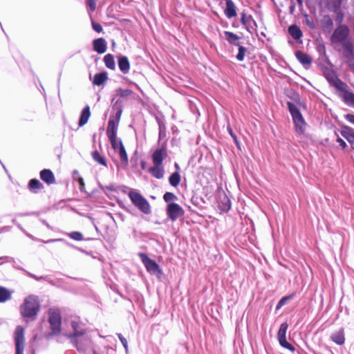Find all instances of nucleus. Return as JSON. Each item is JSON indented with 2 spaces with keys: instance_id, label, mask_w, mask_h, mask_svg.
Masks as SVG:
<instances>
[{
  "instance_id": "obj_1",
  "label": "nucleus",
  "mask_w": 354,
  "mask_h": 354,
  "mask_svg": "<svg viewBox=\"0 0 354 354\" xmlns=\"http://www.w3.org/2000/svg\"><path fill=\"white\" fill-rule=\"evenodd\" d=\"M39 310V302L37 297L29 295L24 299L20 306V314L26 319V322L33 321L36 319Z\"/></svg>"
},
{
  "instance_id": "obj_2",
  "label": "nucleus",
  "mask_w": 354,
  "mask_h": 354,
  "mask_svg": "<svg viewBox=\"0 0 354 354\" xmlns=\"http://www.w3.org/2000/svg\"><path fill=\"white\" fill-rule=\"evenodd\" d=\"M288 108L292 118L295 131L298 134H304L306 131V122L297 106L292 102H288Z\"/></svg>"
},
{
  "instance_id": "obj_3",
  "label": "nucleus",
  "mask_w": 354,
  "mask_h": 354,
  "mask_svg": "<svg viewBox=\"0 0 354 354\" xmlns=\"http://www.w3.org/2000/svg\"><path fill=\"white\" fill-rule=\"evenodd\" d=\"M132 203L138 207L142 212L149 214L151 212L149 203L140 193L131 191L129 193Z\"/></svg>"
},
{
  "instance_id": "obj_4",
  "label": "nucleus",
  "mask_w": 354,
  "mask_h": 354,
  "mask_svg": "<svg viewBox=\"0 0 354 354\" xmlns=\"http://www.w3.org/2000/svg\"><path fill=\"white\" fill-rule=\"evenodd\" d=\"M71 326L73 330L72 333H66L64 335L67 337L71 342L74 339H77L82 336L88 334L85 325L80 320L79 318H75L71 322Z\"/></svg>"
},
{
  "instance_id": "obj_5",
  "label": "nucleus",
  "mask_w": 354,
  "mask_h": 354,
  "mask_svg": "<svg viewBox=\"0 0 354 354\" xmlns=\"http://www.w3.org/2000/svg\"><path fill=\"white\" fill-rule=\"evenodd\" d=\"M48 321L53 335H59L61 332L62 317L58 309L50 308L48 311Z\"/></svg>"
},
{
  "instance_id": "obj_6",
  "label": "nucleus",
  "mask_w": 354,
  "mask_h": 354,
  "mask_svg": "<svg viewBox=\"0 0 354 354\" xmlns=\"http://www.w3.org/2000/svg\"><path fill=\"white\" fill-rule=\"evenodd\" d=\"M349 34V30L345 25L339 26L333 32L331 36V41L333 43H339L342 46L346 42L351 41L347 39Z\"/></svg>"
},
{
  "instance_id": "obj_7",
  "label": "nucleus",
  "mask_w": 354,
  "mask_h": 354,
  "mask_svg": "<svg viewBox=\"0 0 354 354\" xmlns=\"http://www.w3.org/2000/svg\"><path fill=\"white\" fill-rule=\"evenodd\" d=\"M71 343L80 352L86 353L90 350L92 351L94 350L92 347V341L88 334L84 335L77 339H74Z\"/></svg>"
},
{
  "instance_id": "obj_8",
  "label": "nucleus",
  "mask_w": 354,
  "mask_h": 354,
  "mask_svg": "<svg viewBox=\"0 0 354 354\" xmlns=\"http://www.w3.org/2000/svg\"><path fill=\"white\" fill-rule=\"evenodd\" d=\"M16 354H24L25 346L24 329L22 326H18L14 334Z\"/></svg>"
},
{
  "instance_id": "obj_9",
  "label": "nucleus",
  "mask_w": 354,
  "mask_h": 354,
  "mask_svg": "<svg viewBox=\"0 0 354 354\" xmlns=\"http://www.w3.org/2000/svg\"><path fill=\"white\" fill-rule=\"evenodd\" d=\"M139 257L147 272L151 274H161V270L157 263L150 259L145 253H139Z\"/></svg>"
},
{
  "instance_id": "obj_10",
  "label": "nucleus",
  "mask_w": 354,
  "mask_h": 354,
  "mask_svg": "<svg viewBox=\"0 0 354 354\" xmlns=\"http://www.w3.org/2000/svg\"><path fill=\"white\" fill-rule=\"evenodd\" d=\"M288 324L286 322L281 324L280 328L278 331L277 338L279 342V344L290 351H294L295 350V347L288 343L286 340V332L288 330Z\"/></svg>"
},
{
  "instance_id": "obj_11",
  "label": "nucleus",
  "mask_w": 354,
  "mask_h": 354,
  "mask_svg": "<svg viewBox=\"0 0 354 354\" xmlns=\"http://www.w3.org/2000/svg\"><path fill=\"white\" fill-rule=\"evenodd\" d=\"M167 214L168 217L172 221H175L185 214V211L182 207L175 203L167 204Z\"/></svg>"
},
{
  "instance_id": "obj_12",
  "label": "nucleus",
  "mask_w": 354,
  "mask_h": 354,
  "mask_svg": "<svg viewBox=\"0 0 354 354\" xmlns=\"http://www.w3.org/2000/svg\"><path fill=\"white\" fill-rule=\"evenodd\" d=\"M167 157V144L163 142L160 147L154 151L152 154V162L153 165H162V161Z\"/></svg>"
},
{
  "instance_id": "obj_13",
  "label": "nucleus",
  "mask_w": 354,
  "mask_h": 354,
  "mask_svg": "<svg viewBox=\"0 0 354 354\" xmlns=\"http://www.w3.org/2000/svg\"><path fill=\"white\" fill-rule=\"evenodd\" d=\"M343 55L346 60L349 62L354 61V46L351 42H346L342 46Z\"/></svg>"
},
{
  "instance_id": "obj_14",
  "label": "nucleus",
  "mask_w": 354,
  "mask_h": 354,
  "mask_svg": "<svg viewBox=\"0 0 354 354\" xmlns=\"http://www.w3.org/2000/svg\"><path fill=\"white\" fill-rule=\"evenodd\" d=\"M93 49L99 54L104 53L106 51L107 44L104 38H98L93 41Z\"/></svg>"
},
{
  "instance_id": "obj_15",
  "label": "nucleus",
  "mask_w": 354,
  "mask_h": 354,
  "mask_svg": "<svg viewBox=\"0 0 354 354\" xmlns=\"http://www.w3.org/2000/svg\"><path fill=\"white\" fill-rule=\"evenodd\" d=\"M298 61L306 68L308 67L312 63L311 57L306 53L298 50L295 53Z\"/></svg>"
},
{
  "instance_id": "obj_16",
  "label": "nucleus",
  "mask_w": 354,
  "mask_h": 354,
  "mask_svg": "<svg viewBox=\"0 0 354 354\" xmlns=\"http://www.w3.org/2000/svg\"><path fill=\"white\" fill-rule=\"evenodd\" d=\"M330 339L337 345H342L345 342L344 330L343 328L333 333L330 335Z\"/></svg>"
},
{
  "instance_id": "obj_17",
  "label": "nucleus",
  "mask_w": 354,
  "mask_h": 354,
  "mask_svg": "<svg viewBox=\"0 0 354 354\" xmlns=\"http://www.w3.org/2000/svg\"><path fill=\"white\" fill-rule=\"evenodd\" d=\"M149 172L156 178L161 179L165 174L164 167L161 165H153L149 169Z\"/></svg>"
},
{
  "instance_id": "obj_18",
  "label": "nucleus",
  "mask_w": 354,
  "mask_h": 354,
  "mask_svg": "<svg viewBox=\"0 0 354 354\" xmlns=\"http://www.w3.org/2000/svg\"><path fill=\"white\" fill-rule=\"evenodd\" d=\"M41 179L48 185L53 184L55 182L53 173L50 169H43L40 171Z\"/></svg>"
},
{
  "instance_id": "obj_19",
  "label": "nucleus",
  "mask_w": 354,
  "mask_h": 354,
  "mask_svg": "<svg viewBox=\"0 0 354 354\" xmlns=\"http://www.w3.org/2000/svg\"><path fill=\"white\" fill-rule=\"evenodd\" d=\"M118 127V122H115V120L111 118L108 122V127L106 129V134L108 138H115V136H117Z\"/></svg>"
},
{
  "instance_id": "obj_20",
  "label": "nucleus",
  "mask_w": 354,
  "mask_h": 354,
  "mask_svg": "<svg viewBox=\"0 0 354 354\" xmlns=\"http://www.w3.org/2000/svg\"><path fill=\"white\" fill-rule=\"evenodd\" d=\"M116 151L118 153L120 156L122 164L124 167H127L129 163L128 156L121 140H118V150Z\"/></svg>"
},
{
  "instance_id": "obj_21",
  "label": "nucleus",
  "mask_w": 354,
  "mask_h": 354,
  "mask_svg": "<svg viewBox=\"0 0 354 354\" xmlns=\"http://www.w3.org/2000/svg\"><path fill=\"white\" fill-rule=\"evenodd\" d=\"M118 66L121 72L124 74L129 73L130 69V64L126 56H121L118 58Z\"/></svg>"
},
{
  "instance_id": "obj_22",
  "label": "nucleus",
  "mask_w": 354,
  "mask_h": 354,
  "mask_svg": "<svg viewBox=\"0 0 354 354\" xmlns=\"http://www.w3.org/2000/svg\"><path fill=\"white\" fill-rule=\"evenodd\" d=\"M226 17L231 19L236 16V6L232 0L226 1V8L225 10Z\"/></svg>"
},
{
  "instance_id": "obj_23",
  "label": "nucleus",
  "mask_w": 354,
  "mask_h": 354,
  "mask_svg": "<svg viewBox=\"0 0 354 354\" xmlns=\"http://www.w3.org/2000/svg\"><path fill=\"white\" fill-rule=\"evenodd\" d=\"M218 208L223 212H228L231 208V202L226 195L220 198L218 201Z\"/></svg>"
},
{
  "instance_id": "obj_24",
  "label": "nucleus",
  "mask_w": 354,
  "mask_h": 354,
  "mask_svg": "<svg viewBox=\"0 0 354 354\" xmlns=\"http://www.w3.org/2000/svg\"><path fill=\"white\" fill-rule=\"evenodd\" d=\"M91 112L90 107L88 106H85L80 114V120H79V126L82 127L86 124L90 118Z\"/></svg>"
},
{
  "instance_id": "obj_25",
  "label": "nucleus",
  "mask_w": 354,
  "mask_h": 354,
  "mask_svg": "<svg viewBox=\"0 0 354 354\" xmlns=\"http://www.w3.org/2000/svg\"><path fill=\"white\" fill-rule=\"evenodd\" d=\"M288 32L291 37L295 39L299 40L303 35L301 29L297 25H292L288 28Z\"/></svg>"
},
{
  "instance_id": "obj_26",
  "label": "nucleus",
  "mask_w": 354,
  "mask_h": 354,
  "mask_svg": "<svg viewBox=\"0 0 354 354\" xmlns=\"http://www.w3.org/2000/svg\"><path fill=\"white\" fill-rule=\"evenodd\" d=\"M28 188L32 192L37 193L44 188V185L39 180L34 178L29 181Z\"/></svg>"
},
{
  "instance_id": "obj_27",
  "label": "nucleus",
  "mask_w": 354,
  "mask_h": 354,
  "mask_svg": "<svg viewBox=\"0 0 354 354\" xmlns=\"http://www.w3.org/2000/svg\"><path fill=\"white\" fill-rule=\"evenodd\" d=\"M224 34H225V39L226 40L232 45H234V46H239V40L240 39V37L232 32H230V31H225L224 32Z\"/></svg>"
},
{
  "instance_id": "obj_28",
  "label": "nucleus",
  "mask_w": 354,
  "mask_h": 354,
  "mask_svg": "<svg viewBox=\"0 0 354 354\" xmlns=\"http://www.w3.org/2000/svg\"><path fill=\"white\" fill-rule=\"evenodd\" d=\"M341 134L350 144L354 140V130L348 127H344L341 131Z\"/></svg>"
},
{
  "instance_id": "obj_29",
  "label": "nucleus",
  "mask_w": 354,
  "mask_h": 354,
  "mask_svg": "<svg viewBox=\"0 0 354 354\" xmlns=\"http://www.w3.org/2000/svg\"><path fill=\"white\" fill-rule=\"evenodd\" d=\"M107 75L106 73H100L95 75L93 83L95 85L100 86L103 84L107 80Z\"/></svg>"
},
{
  "instance_id": "obj_30",
  "label": "nucleus",
  "mask_w": 354,
  "mask_h": 354,
  "mask_svg": "<svg viewBox=\"0 0 354 354\" xmlns=\"http://www.w3.org/2000/svg\"><path fill=\"white\" fill-rule=\"evenodd\" d=\"M180 175L178 171H175L171 174L169 178V184L174 187H176L180 182Z\"/></svg>"
},
{
  "instance_id": "obj_31",
  "label": "nucleus",
  "mask_w": 354,
  "mask_h": 354,
  "mask_svg": "<svg viewBox=\"0 0 354 354\" xmlns=\"http://www.w3.org/2000/svg\"><path fill=\"white\" fill-rule=\"evenodd\" d=\"M12 292L6 288L0 286V303H3L11 298Z\"/></svg>"
},
{
  "instance_id": "obj_32",
  "label": "nucleus",
  "mask_w": 354,
  "mask_h": 354,
  "mask_svg": "<svg viewBox=\"0 0 354 354\" xmlns=\"http://www.w3.org/2000/svg\"><path fill=\"white\" fill-rule=\"evenodd\" d=\"M104 62L105 66L111 70H114L115 68V63L114 60V57L111 54H107L104 57Z\"/></svg>"
},
{
  "instance_id": "obj_33",
  "label": "nucleus",
  "mask_w": 354,
  "mask_h": 354,
  "mask_svg": "<svg viewBox=\"0 0 354 354\" xmlns=\"http://www.w3.org/2000/svg\"><path fill=\"white\" fill-rule=\"evenodd\" d=\"M344 100L349 106H354V93L350 91L344 93Z\"/></svg>"
},
{
  "instance_id": "obj_34",
  "label": "nucleus",
  "mask_w": 354,
  "mask_h": 354,
  "mask_svg": "<svg viewBox=\"0 0 354 354\" xmlns=\"http://www.w3.org/2000/svg\"><path fill=\"white\" fill-rule=\"evenodd\" d=\"M92 157L95 161L99 164L106 166V161L104 156H102L97 151H95L92 153Z\"/></svg>"
},
{
  "instance_id": "obj_35",
  "label": "nucleus",
  "mask_w": 354,
  "mask_h": 354,
  "mask_svg": "<svg viewBox=\"0 0 354 354\" xmlns=\"http://www.w3.org/2000/svg\"><path fill=\"white\" fill-rule=\"evenodd\" d=\"M324 28L328 31L331 30L333 27V21L329 16H324Z\"/></svg>"
},
{
  "instance_id": "obj_36",
  "label": "nucleus",
  "mask_w": 354,
  "mask_h": 354,
  "mask_svg": "<svg viewBox=\"0 0 354 354\" xmlns=\"http://www.w3.org/2000/svg\"><path fill=\"white\" fill-rule=\"evenodd\" d=\"M241 22L244 26H247V25L250 24V22L255 23L254 19H252V16L247 15L244 12L241 13Z\"/></svg>"
},
{
  "instance_id": "obj_37",
  "label": "nucleus",
  "mask_w": 354,
  "mask_h": 354,
  "mask_svg": "<svg viewBox=\"0 0 354 354\" xmlns=\"http://www.w3.org/2000/svg\"><path fill=\"white\" fill-rule=\"evenodd\" d=\"M163 199L166 203H167L169 204V203H172L171 201H173L178 200V197L174 194H173L171 192H166L163 195Z\"/></svg>"
},
{
  "instance_id": "obj_38",
  "label": "nucleus",
  "mask_w": 354,
  "mask_h": 354,
  "mask_svg": "<svg viewBox=\"0 0 354 354\" xmlns=\"http://www.w3.org/2000/svg\"><path fill=\"white\" fill-rule=\"evenodd\" d=\"M239 47V53L236 55V59L239 61H243L245 58V53H246V48L243 47V46L240 45L237 46Z\"/></svg>"
},
{
  "instance_id": "obj_39",
  "label": "nucleus",
  "mask_w": 354,
  "mask_h": 354,
  "mask_svg": "<svg viewBox=\"0 0 354 354\" xmlns=\"http://www.w3.org/2000/svg\"><path fill=\"white\" fill-rule=\"evenodd\" d=\"M113 109L116 110V112L115 114V118H113V119L115 120V122H117L119 123L121 115H122V109L120 106L118 105V102L114 105Z\"/></svg>"
},
{
  "instance_id": "obj_40",
  "label": "nucleus",
  "mask_w": 354,
  "mask_h": 354,
  "mask_svg": "<svg viewBox=\"0 0 354 354\" xmlns=\"http://www.w3.org/2000/svg\"><path fill=\"white\" fill-rule=\"evenodd\" d=\"M328 5L330 6L331 8H333V10L334 11H337L339 10L340 6H341V3H342V0H328Z\"/></svg>"
},
{
  "instance_id": "obj_41",
  "label": "nucleus",
  "mask_w": 354,
  "mask_h": 354,
  "mask_svg": "<svg viewBox=\"0 0 354 354\" xmlns=\"http://www.w3.org/2000/svg\"><path fill=\"white\" fill-rule=\"evenodd\" d=\"M68 236L75 241H82L83 235L79 232H72L68 234Z\"/></svg>"
},
{
  "instance_id": "obj_42",
  "label": "nucleus",
  "mask_w": 354,
  "mask_h": 354,
  "mask_svg": "<svg viewBox=\"0 0 354 354\" xmlns=\"http://www.w3.org/2000/svg\"><path fill=\"white\" fill-rule=\"evenodd\" d=\"M113 149L116 151L118 150V140L116 136L115 138H109Z\"/></svg>"
},
{
  "instance_id": "obj_43",
  "label": "nucleus",
  "mask_w": 354,
  "mask_h": 354,
  "mask_svg": "<svg viewBox=\"0 0 354 354\" xmlns=\"http://www.w3.org/2000/svg\"><path fill=\"white\" fill-rule=\"evenodd\" d=\"M132 93V91L129 89H120L118 91V95L121 97H127Z\"/></svg>"
},
{
  "instance_id": "obj_44",
  "label": "nucleus",
  "mask_w": 354,
  "mask_h": 354,
  "mask_svg": "<svg viewBox=\"0 0 354 354\" xmlns=\"http://www.w3.org/2000/svg\"><path fill=\"white\" fill-rule=\"evenodd\" d=\"M290 297L286 296L282 297L277 305V309L281 308L290 299Z\"/></svg>"
},
{
  "instance_id": "obj_45",
  "label": "nucleus",
  "mask_w": 354,
  "mask_h": 354,
  "mask_svg": "<svg viewBox=\"0 0 354 354\" xmlns=\"http://www.w3.org/2000/svg\"><path fill=\"white\" fill-rule=\"evenodd\" d=\"M100 187L101 189L103 190L104 192H105L106 190L111 191V192L117 190L115 186L113 184L109 185H106V186L100 185Z\"/></svg>"
},
{
  "instance_id": "obj_46",
  "label": "nucleus",
  "mask_w": 354,
  "mask_h": 354,
  "mask_svg": "<svg viewBox=\"0 0 354 354\" xmlns=\"http://www.w3.org/2000/svg\"><path fill=\"white\" fill-rule=\"evenodd\" d=\"M92 28L95 32L98 33L101 32L103 30L102 26L100 24L94 21H92Z\"/></svg>"
},
{
  "instance_id": "obj_47",
  "label": "nucleus",
  "mask_w": 354,
  "mask_h": 354,
  "mask_svg": "<svg viewBox=\"0 0 354 354\" xmlns=\"http://www.w3.org/2000/svg\"><path fill=\"white\" fill-rule=\"evenodd\" d=\"M166 136V130L165 127L160 124L159 125V139H162Z\"/></svg>"
},
{
  "instance_id": "obj_48",
  "label": "nucleus",
  "mask_w": 354,
  "mask_h": 354,
  "mask_svg": "<svg viewBox=\"0 0 354 354\" xmlns=\"http://www.w3.org/2000/svg\"><path fill=\"white\" fill-rule=\"evenodd\" d=\"M5 261H6L8 262H13L14 259L12 257H8V256L1 257H0V266L2 265L3 263H4Z\"/></svg>"
},
{
  "instance_id": "obj_49",
  "label": "nucleus",
  "mask_w": 354,
  "mask_h": 354,
  "mask_svg": "<svg viewBox=\"0 0 354 354\" xmlns=\"http://www.w3.org/2000/svg\"><path fill=\"white\" fill-rule=\"evenodd\" d=\"M118 337H119L121 343L122 344L123 346L127 350V347H128L127 340L121 334H118Z\"/></svg>"
},
{
  "instance_id": "obj_50",
  "label": "nucleus",
  "mask_w": 354,
  "mask_h": 354,
  "mask_svg": "<svg viewBox=\"0 0 354 354\" xmlns=\"http://www.w3.org/2000/svg\"><path fill=\"white\" fill-rule=\"evenodd\" d=\"M227 131L230 133V135L232 137L234 141L236 142V145H238V139L236 136L233 132L232 128L230 127H227Z\"/></svg>"
},
{
  "instance_id": "obj_51",
  "label": "nucleus",
  "mask_w": 354,
  "mask_h": 354,
  "mask_svg": "<svg viewBox=\"0 0 354 354\" xmlns=\"http://www.w3.org/2000/svg\"><path fill=\"white\" fill-rule=\"evenodd\" d=\"M337 12V17H336V21L338 23H342L343 19H344V14L341 11H336Z\"/></svg>"
},
{
  "instance_id": "obj_52",
  "label": "nucleus",
  "mask_w": 354,
  "mask_h": 354,
  "mask_svg": "<svg viewBox=\"0 0 354 354\" xmlns=\"http://www.w3.org/2000/svg\"><path fill=\"white\" fill-rule=\"evenodd\" d=\"M305 21H306V25H307L309 28H310L311 29H314V28H315V24L313 23V21H310V20L308 19V16H307V15L306 16V20H305Z\"/></svg>"
},
{
  "instance_id": "obj_53",
  "label": "nucleus",
  "mask_w": 354,
  "mask_h": 354,
  "mask_svg": "<svg viewBox=\"0 0 354 354\" xmlns=\"http://www.w3.org/2000/svg\"><path fill=\"white\" fill-rule=\"evenodd\" d=\"M345 86L346 85H345V84L343 82H342L341 80L337 79V83L335 84V86L337 88H339V90H343Z\"/></svg>"
},
{
  "instance_id": "obj_54",
  "label": "nucleus",
  "mask_w": 354,
  "mask_h": 354,
  "mask_svg": "<svg viewBox=\"0 0 354 354\" xmlns=\"http://www.w3.org/2000/svg\"><path fill=\"white\" fill-rule=\"evenodd\" d=\"M88 6L90 7V8L92 10H94L95 9L96 3L95 0H87Z\"/></svg>"
},
{
  "instance_id": "obj_55",
  "label": "nucleus",
  "mask_w": 354,
  "mask_h": 354,
  "mask_svg": "<svg viewBox=\"0 0 354 354\" xmlns=\"http://www.w3.org/2000/svg\"><path fill=\"white\" fill-rule=\"evenodd\" d=\"M78 183H79V188L80 189V191H83L84 188V179L80 177L78 178Z\"/></svg>"
},
{
  "instance_id": "obj_56",
  "label": "nucleus",
  "mask_w": 354,
  "mask_h": 354,
  "mask_svg": "<svg viewBox=\"0 0 354 354\" xmlns=\"http://www.w3.org/2000/svg\"><path fill=\"white\" fill-rule=\"evenodd\" d=\"M337 142L339 143V146H341L342 147V149L346 148V143L342 138H338L337 139Z\"/></svg>"
},
{
  "instance_id": "obj_57",
  "label": "nucleus",
  "mask_w": 354,
  "mask_h": 354,
  "mask_svg": "<svg viewBox=\"0 0 354 354\" xmlns=\"http://www.w3.org/2000/svg\"><path fill=\"white\" fill-rule=\"evenodd\" d=\"M346 119L351 123L354 124V115L347 114L346 115Z\"/></svg>"
},
{
  "instance_id": "obj_58",
  "label": "nucleus",
  "mask_w": 354,
  "mask_h": 354,
  "mask_svg": "<svg viewBox=\"0 0 354 354\" xmlns=\"http://www.w3.org/2000/svg\"><path fill=\"white\" fill-rule=\"evenodd\" d=\"M57 241H64V239H49V240H47V241H43V242L45 243H53V242H57Z\"/></svg>"
},
{
  "instance_id": "obj_59",
  "label": "nucleus",
  "mask_w": 354,
  "mask_h": 354,
  "mask_svg": "<svg viewBox=\"0 0 354 354\" xmlns=\"http://www.w3.org/2000/svg\"><path fill=\"white\" fill-rule=\"evenodd\" d=\"M290 1H291V5L290 6V13L293 14V12H295V5L293 0H290Z\"/></svg>"
},
{
  "instance_id": "obj_60",
  "label": "nucleus",
  "mask_w": 354,
  "mask_h": 354,
  "mask_svg": "<svg viewBox=\"0 0 354 354\" xmlns=\"http://www.w3.org/2000/svg\"><path fill=\"white\" fill-rule=\"evenodd\" d=\"M24 271L27 273V274H28L29 277H32V278H33V279H36V280H38V281H39V280H40V279H43V277H37V276L34 275L33 274H31V273H30V272H27V271H26V270H24Z\"/></svg>"
},
{
  "instance_id": "obj_61",
  "label": "nucleus",
  "mask_w": 354,
  "mask_h": 354,
  "mask_svg": "<svg viewBox=\"0 0 354 354\" xmlns=\"http://www.w3.org/2000/svg\"><path fill=\"white\" fill-rule=\"evenodd\" d=\"M41 222L44 225H45L48 228H50L49 224L45 221V220H41Z\"/></svg>"
},
{
  "instance_id": "obj_62",
  "label": "nucleus",
  "mask_w": 354,
  "mask_h": 354,
  "mask_svg": "<svg viewBox=\"0 0 354 354\" xmlns=\"http://www.w3.org/2000/svg\"><path fill=\"white\" fill-rule=\"evenodd\" d=\"M174 167H175V168H176V170H177L176 171H178V170L180 169V167H179L178 164L176 162V163L174 164Z\"/></svg>"
},
{
  "instance_id": "obj_63",
  "label": "nucleus",
  "mask_w": 354,
  "mask_h": 354,
  "mask_svg": "<svg viewBox=\"0 0 354 354\" xmlns=\"http://www.w3.org/2000/svg\"><path fill=\"white\" fill-rule=\"evenodd\" d=\"M297 3L299 4L301 7L303 6V1L302 0H297Z\"/></svg>"
},
{
  "instance_id": "obj_64",
  "label": "nucleus",
  "mask_w": 354,
  "mask_h": 354,
  "mask_svg": "<svg viewBox=\"0 0 354 354\" xmlns=\"http://www.w3.org/2000/svg\"><path fill=\"white\" fill-rule=\"evenodd\" d=\"M351 145L352 148L354 149V139H353V141L351 142Z\"/></svg>"
}]
</instances>
